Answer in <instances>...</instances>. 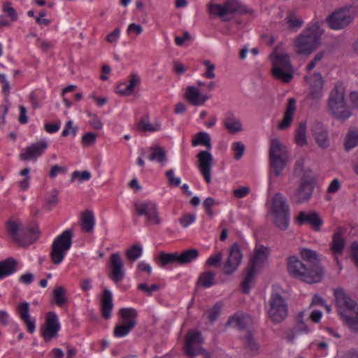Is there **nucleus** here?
<instances>
[{
    "label": "nucleus",
    "instance_id": "69168bd1",
    "mask_svg": "<svg viewBox=\"0 0 358 358\" xmlns=\"http://www.w3.org/2000/svg\"><path fill=\"white\" fill-rule=\"evenodd\" d=\"M195 220V215L192 214H186L180 219V223L183 227H187Z\"/></svg>",
    "mask_w": 358,
    "mask_h": 358
},
{
    "label": "nucleus",
    "instance_id": "473e14b6",
    "mask_svg": "<svg viewBox=\"0 0 358 358\" xmlns=\"http://www.w3.org/2000/svg\"><path fill=\"white\" fill-rule=\"evenodd\" d=\"M149 150L150 155H148V159L150 161H156L162 166L166 164L167 161L166 152L162 147H150Z\"/></svg>",
    "mask_w": 358,
    "mask_h": 358
},
{
    "label": "nucleus",
    "instance_id": "13d9d810",
    "mask_svg": "<svg viewBox=\"0 0 358 358\" xmlns=\"http://www.w3.org/2000/svg\"><path fill=\"white\" fill-rule=\"evenodd\" d=\"M222 259V254L221 252H219L216 255L210 256L206 264L211 266L217 267L220 266Z\"/></svg>",
    "mask_w": 358,
    "mask_h": 358
},
{
    "label": "nucleus",
    "instance_id": "6e6d98bb",
    "mask_svg": "<svg viewBox=\"0 0 358 358\" xmlns=\"http://www.w3.org/2000/svg\"><path fill=\"white\" fill-rule=\"evenodd\" d=\"M231 148L235 152V159L239 160L243 155L245 149L244 144L240 141L234 142L232 144Z\"/></svg>",
    "mask_w": 358,
    "mask_h": 358
},
{
    "label": "nucleus",
    "instance_id": "8fccbe9b",
    "mask_svg": "<svg viewBox=\"0 0 358 358\" xmlns=\"http://www.w3.org/2000/svg\"><path fill=\"white\" fill-rule=\"evenodd\" d=\"M358 144V134L355 131H349L345 141V147L347 150L354 148Z\"/></svg>",
    "mask_w": 358,
    "mask_h": 358
},
{
    "label": "nucleus",
    "instance_id": "a19ab883",
    "mask_svg": "<svg viewBox=\"0 0 358 358\" xmlns=\"http://www.w3.org/2000/svg\"><path fill=\"white\" fill-rule=\"evenodd\" d=\"M257 269L248 265L246 275L245 276L241 284L242 289L244 293H249L250 284L254 281Z\"/></svg>",
    "mask_w": 358,
    "mask_h": 358
},
{
    "label": "nucleus",
    "instance_id": "a18cd8bd",
    "mask_svg": "<svg viewBox=\"0 0 358 358\" xmlns=\"http://www.w3.org/2000/svg\"><path fill=\"white\" fill-rule=\"evenodd\" d=\"M215 275L213 271H205L200 275L198 282L205 288L210 287L215 284Z\"/></svg>",
    "mask_w": 358,
    "mask_h": 358
},
{
    "label": "nucleus",
    "instance_id": "a878e982",
    "mask_svg": "<svg viewBox=\"0 0 358 358\" xmlns=\"http://www.w3.org/2000/svg\"><path fill=\"white\" fill-rule=\"evenodd\" d=\"M322 34L323 29L321 28L319 23L316 22L304 30L301 34L304 36L306 40H308L310 42V41H313V43L317 47Z\"/></svg>",
    "mask_w": 358,
    "mask_h": 358
},
{
    "label": "nucleus",
    "instance_id": "4c0bfd02",
    "mask_svg": "<svg viewBox=\"0 0 358 358\" xmlns=\"http://www.w3.org/2000/svg\"><path fill=\"white\" fill-rule=\"evenodd\" d=\"M199 256V251L196 249H189L181 253L177 252L178 264H186L196 259Z\"/></svg>",
    "mask_w": 358,
    "mask_h": 358
},
{
    "label": "nucleus",
    "instance_id": "20e7f679",
    "mask_svg": "<svg viewBox=\"0 0 358 358\" xmlns=\"http://www.w3.org/2000/svg\"><path fill=\"white\" fill-rule=\"evenodd\" d=\"M268 159L270 178L279 177L289 161V155L287 148L278 138L271 140Z\"/></svg>",
    "mask_w": 358,
    "mask_h": 358
},
{
    "label": "nucleus",
    "instance_id": "3c124183",
    "mask_svg": "<svg viewBox=\"0 0 358 358\" xmlns=\"http://www.w3.org/2000/svg\"><path fill=\"white\" fill-rule=\"evenodd\" d=\"M143 252V248L140 245H134L127 251V257L131 262L138 259Z\"/></svg>",
    "mask_w": 358,
    "mask_h": 358
},
{
    "label": "nucleus",
    "instance_id": "aec40b11",
    "mask_svg": "<svg viewBox=\"0 0 358 358\" xmlns=\"http://www.w3.org/2000/svg\"><path fill=\"white\" fill-rule=\"evenodd\" d=\"M297 221L300 224H309L315 231H320L323 224V220L315 212L301 211L297 217Z\"/></svg>",
    "mask_w": 358,
    "mask_h": 358
},
{
    "label": "nucleus",
    "instance_id": "774afa93",
    "mask_svg": "<svg viewBox=\"0 0 358 358\" xmlns=\"http://www.w3.org/2000/svg\"><path fill=\"white\" fill-rule=\"evenodd\" d=\"M351 257L355 264V265L358 267V243L353 242L351 245Z\"/></svg>",
    "mask_w": 358,
    "mask_h": 358
},
{
    "label": "nucleus",
    "instance_id": "423d86ee",
    "mask_svg": "<svg viewBox=\"0 0 358 358\" xmlns=\"http://www.w3.org/2000/svg\"><path fill=\"white\" fill-rule=\"evenodd\" d=\"M7 230L13 239L20 245L29 244L37 239L38 230L35 224L27 228L20 220H10L7 222Z\"/></svg>",
    "mask_w": 358,
    "mask_h": 358
},
{
    "label": "nucleus",
    "instance_id": "f3484780",
    "mask_svg": "<svg viewBox=\"0 0 358 358\" xmlns=\"http://www.w3.org/2000/svg\"><path fill=\"white\" fill-rule=\"evenodd\" d=\"M199 169L207 183L211 182V168L213 157L209 150H202L197 155Z\"/></svg>",
    "mask_w": 358,
    "mask_h": 358
},
{
    "label": "nucleus",
    "instance_id": "e2e57ef3",
    "mask_svg": "<svg viewBox=\"0 0 358 358\" xmlns=\"http://www.w3.org/2000/svg\"><path fill=\"white\" fill-rule=\"evenodd\" d=\"M0 83L2 85V92L5 95H8L10 92V86L7 77L4 73H0Z\"/></svg>",
    "mask_w": 358,
    "mask_h": 358
},
{
    "label": "nucleus",
    "instance_id": "49530a36",
    "mask_svg": "<svg viewBox=\"0 0 358 358\" xmlns=\"http://www.w3.org/2000/svg\"><path fill=\"white\" fill-rule=\"evenodd\" d=\"M344 246L345 239L342 236V233L341 231L334 233L331 247L334 253H342Z\"/></svg>",
    "mask_w": 358,
    "mask_h": 358
},
{
    "label": "nucleus",
    "instance_id": "1a4fd4ad",
    "mask_svg": "<svg viewBox=\"0 0 358 358\" xmlns=\"http://www.w3.org/2000/svg\"><path fill=\"white\" fill-rule=\"evenodd\" d=\"M117 315L118 324L113 331V335L117 338H122L128 335L137 324L138 313L134 308H123L118 311Z\"/></svg>",
    "mask_w": 358,
    "mask_h": 358
},
{
    "label": "nucleus",
    "instance_id": "f03ea898",
    "mask_svg": "<svg viewBox=\"0 0 358 358\" xmlns=\"http://www.w3.org/2000/svg\"><path fill=\"white\" fill-rule=\"evenodd\" d=\"M345 86L343 83L335 84L328 99V110L333 116L341 121L348 120L352 114L351 108L347 104Z\"/></svg>",
    "mask_w": 358,
    "mask_h": 358
},
{
    "label": "nucleus",
    "instance_id": "6ab92c4d",
    "mask_svg": "<svg viewBox=\"0 0 358 358\" xmlns=\"http://www.w3.org/2000/svg\"><path fill=\"white\" fill-rule=\"evenodd\" d=\"M16 310L20 319L26 324L27 331L30 334L34 333L36 329V320L29 314V304L26 301L21 302L17 305Z\"/></svg>",
    "mask_w": 358,
    "mask_h": 358
},
{
    "label": "nucleus",
    "instance_id": "f704fd0d",
    "mask_svg": "<svg viewBox=\"0 0 358 358\" xmlns=\"http://www.w3.org/2000/svg\"><path fill=\"white\" fill-rule=\"evenodd\" d=\"M136 128L138 131L143 132H154L160 130L161 126L159 124L155 125L151 124L148 114H145L136 123Z\"/></svg>",
    "mask_w": 358,
    "mask_h": 358
},
{
    "label": "nucleus",
    "instance_id": "f8f14e48",
    "mask_svg": "<svg viewBox=\"0 0 358 358\" xmlns=\"http://www.w3.org/2000/svg\"><path fill=\"white\" fill-rule=\"evenodd\" d=\"M314 182L311 172L303 174L300 185L290 195L291 200L298 204L308 201L311 199L314 190Z\"/></svg>",
    "mask_w": 358,
    "mask_h": 358
},
{
    "label": "nucleus",
    "instance_id": "e433bc0d",
    "mask_svg": "<svg viewBox=\"0 0 358 358\" xmlns=\"http://www.w3.org/2000/svg\"><path fill=\"white\" fill-rule=\"evenodd\" d=\"M192 145L193 146L203 145L206 146L209 150L212 148L210 136L206 132H198L194 135V138H192Z\"/></svg>",
    "mask_w": 358,
    "mask_h": 358
},
{
    "label": "nucleus",
    "instance_id": "9b49d317",
    "mask_svg": "<svg viewBox=\"0 0 358 358\" xmlns=\"http://www.w3.org/2000/svg\"><path fill=\"white\" fill-rule=\"evenodd\" d=\"M71 245L72 232L71 230H65L55 238L50 254L54 264H59L63 261Z\"/></svg>",
    "mask_w": 358,
    "mask_h": 358
},
{
    "label": "nucleus",
    "instance_id": "680f3d73",
    "mask_svg": "<svg viewBox=\"0 0 358 358\" xmlns=\"http://www.w3.org/2000/svg\"><path fill=\"white\" fill-rule=\"evenodd\" d=\"M166 176L168 179L169 185L178 186L181 182L180 178L174 176V171L173 169H169L166 172Z\"/></svg>",
    "mask_w": 358,
    "mask_h": 358
},
{
    "label": "nucleus",
    "instance_id": "4be33fe9",
    "mask_svg": "<svg viewBox=\"0 0 358 358\" xmlns=\"http://www.w3.org/2000/svg\"><path fill=\"white\" fill-rule=\"evenodd\" d=\"M313 135L318 144L322 148H327L330 142L328 138L327 130L320 124H315L312 128Z\"/></svg>",
    "mask_w": 358,
    "mask_h": 358
},
{
    "label": "nucleus",
    "instance_id": "bf43d9fd",
    "mask_svg": "<svg viewBox=\"0 0 358 358\" xmlns=\"http://www.w3.org/2000/svg\"><path fill=\"white\" fill-rule=\"evenodd\" d=\"M76 131H77V128L74 127L73 126V121L69 120L66 123V125H65L64 129L62 130V135L63 136H67L70 134H72L73 136L75 137L76 135Z\"/></svg>",
    "mask_w": 358,
    "mask_h": 358
},
{
    "label": "nucleus",
    "instance_id": "0e129e2a",
    "mask_svg": "<svg viewBox=\"0 0 358 358\" xmlns=\"http://www.w3.org/2000/svg\"><path fill=\"white\" fill-rule=\"evenodd\" d=\"M313 80L310 83L313 88L322 90L323 80L322 76L320 73H315L313 76Z\"/></svg>",
    "mask_w": 358,
    "mask_h": 358
},
{
    "label": "nucleus",
    "instance_id": "603ef678",
    "mask_svg": "<svg viewBox=\"0 0 358 358\" xmlns=\"http://www.w3.org/2000/svg\"><path fill=\"white\" fill-rule=\"evenodd\" d=\"M220 306L215 304L213 308L205 313V315L211 322H214L220 316Z\"/></svg>",
    "mask_w": 358,
    "mask_h": 358
},
{
    "label": "nucleus",
    "instance_id": "052dcab7",
    "mask_svg": "<svg viewBox=\"0 0 358 358\" xmlns=\"http://www.w3.org/2000/svg\"><path fill=\"white\" fill-rule=\"evenodd\" d=\"M96 140V136L93 133H87L82 138V144L85 147H89L94 144Z\"/></svg>",
    "mask_w": 358,
    "mask_h": 358
},
{
    "label": "nucleus",
    "instance_id": "ddd939ff",
    "mask_svg": "<svg viewBox=\"0 0 358 358\" xmlns=\"http://www.w3.org/2000/svg\"><path fill=\"white\" fill-rule=\"evenodd\" d=\"M135 210L138 216L144 215L148 224H159V217L157 204L150 201H143L134 203Z\"/></svg>",
    "mask_w": 358,
    "mask_h": 358
},
{
    "label": "nucleus",
    "instance_id": "58836bf2",
    "mask_svg": "<svg viewBox=\"0 0 358 358\" xmlns=\"http://www.w3.org/2000/svg\"><path fill=\"white\" fill-rule=\"evenodd\" d=\"M16 264L13 259H7L0 262V280L3 279L15 271Z\"/></svg>",
    "mask_w": 358,
    "mask_h": 358
},
{
    "label": "nucleus",
    "instance_id": "dca6fc26",
    "mask_svg": "<svg viewBox=\"0 0 358 358\" xmlns=\"http://www.w3.org/2000/svg\"><path fill=\"white\" fill-rule=\"evenodd\" d=\"M60 329V324L58 317L53 312H50L46 315L44 325L41 328L42 336L48 342L54 338Z\"/></svg>",
    "mask_w": 358,
    "mask_h": 358
},
{
    "label": "nucleus",
    "instance_id": "c85d7f7f",
    "mask_svg": "<svg viewBox=\"0 0 358 358\" xmlns=\"http://www.w3.org/2000/svg\"><path fill=\"white\" fill-rule=\"evenodd\" d=\"M177 258V252L169 253L161 251L156 256L155 262L159 266L166 268L169 264H178Z\"/></svg>",
    "mask_w": 358,
    "mask_h": 358
},
{
    "label": "nucleus",
    "instance_id": "c756f323",
    "mask_svg": "<svg viewBox=\"0 0 358 358\" xmlns=\"http://www.w3.org/2000/svg\"><path fill=\"white\" fill-rule=\"evenodd\" d=\"M313 41L306 40L304 36L301 34L296 41V52L299 54L308 55L317 48Z\"/></svg>",
    "mask_w": 358,
    "mask_h": 358
},
{
    "label": "nucleus",
    "instance_id": "412c9836",
    "mask_svg": "<svg viewBox=\"0 0 358 358\" xmlns=\"http://www.w3.org/2000/svg\"><path fill=\"white\" fill-rule=\"evenodd\" d=\"M186 99L193 106H202L209 99L206 94H202L194 86H188L185 92Z\"/></svg>",
    "mask_w": 358,
    "mask_h": 358
},
{
    "label": "nucleus",
    "instance_id": "2eb2a0df",
    "mask_svg": "<svg viewBox=\"0 0 358 358\" xmlns=\"http://www.w3.org/2000/svg\"><path fill=\"white\" fill-rule=\"evenodd\" d=\"M243 255L238 244H234L228 250V257L224 262L222 271L226 275L234 273L241 263Z\"/></svg>",
    "mask_w": 358,
    "mask_h": 358
},
{
    "label": "nucleus",
    "instance_id": "7ed1b4c3",
    "mask_svg": "<svg viewBox=\"0 0 358 358\" xmlns=\"http://www.w3.org/2000/svg\"><path fill=\"white\" fill-rule=\"evenodd\" d=\"M287 271L292 277L307 283L319 282L323 276V271L321 267L311 269L308 264L294 256L287 259Z\"/></svg>",
    "mask_w": 358,
    "mask_h": 358
},
{
    "label": "nucleus",
    "instance_id": "bb28decb",
    "mask_svg": "<svg viewBox=\"0 0 358 358\" xmlns=\"http://www.w3.org/2000/svg\"><path fill=\"white\" fill-rule=\"evenodd\" d=\"M272 214L289 213V206L287 199L280 193H276L272 199Z\"/></svg>",
    "mask_w": 358,
    "mask_h": 358
},
{
    "label": "nucleus",
    "instance_id": "f257e3e1",
    "mask_svg": "<svg viewBox=\"0 0 358 358\" xmlns=\"http://www.w3.org/2000/svg\"><path fill=\"white\" fill-rule=\"evenodd\" d=\"M334 296L339 315L351 331L358 334V304L341 288L334 290Z\"/></svg>",
    "mask_w": 358,
    "mask_h": 358
},
{
    "label": "nucleus",
    "instance_id": "6e6552de",
    "mask_svg": "<svg viewBox=\"0 0 358 358\" xmlns=\"http://www.w3.org/2000/svg\"><path fill=\"white\" fill-rule=\"evenodd\" d=\"M272 57V74L276 79L289 83L293 78L292 66L289 56L284 52H273Z\"/></svg>",
    "mask_w": 358,
    "mask_h": 358
},
{
    "label": "nucleus",
    "instance_id": "4468645a",
    "mask_svg": "<svg viewBox=\"0 0 358 358\" xmlns=\"http://www.w3.org/2000/svg\"><path fill=\"white\" fill-rule=\"evenodd\" d=\"M203 341L201 334L196 330L189 331L185 345V350L187 355L193 358L196 355L201 354L205 358H210L209 353L200 346Z\"/></svg>",
    "mask_w": 358,
    "mask_h": 358
},
{
    "label": "nucleus",
    "instance_id": "7c9ffc66",
    "mask_svg": "<svg viewBox=\"0 0 358 358\" xmlns=\"http://www.w3.org/2000/svg\"><path fill=\"white\" fill-rule=\"evenodd\" d=\"M300 254L303 261L306 262L305 264H308V266L311 269L320 267L318 265V255L315 251L308 248H303L301 250Z\"/></svg>",
    "mask_w": 358,
    "mask_h": 358
},
{
    "label": "nucleus",
    "instance_id": "c9c22d12",
    "mask_svg": "<svg viewBox=\"0 0 358 358\" xmlns=\"http://www.w3.org/2000/svg\"><path fill=\"white\" fill-rule=\"evenodd\" d=\"M112 310V296L110 291L108 289H105L101 296V310L103 316L106 319L110 317V312Z\"/></svg>",
    "mask_w": 358,
    "mask_h": 358
},
{
    "label": "nucleus",
    "instance_id": "b1692460",
    "mask_svg": "<svg viewBox=\"0 0 358 358\" xmlns=\"http://www.w3.org/2000/svg\"><path fill=\"white\" fill-rule=\"evenodd\" d=\"M124 263L119 253H113V282L117 284L125 277Z\"/></svg>",
    "mask_w": 358,
    "mask_h": 358
},
{
    "label": "nucleus",
    "instance_id": "338daca9",
    "mask_svg": "<svg viewBox=\"0 0 358 358\" xmlns=\"http://www.w3.org/2000/svg\"><path fill=\"white\" fill-rule=\"evenodd\" d=\"M203 64L206 67V71L205 73V76L207 78H214L215 76V74L214 73L213 71L215 69L214 64H211L209 60H206L203 62Z\"/></svg>",
    "mask_w": 358,
    "mask_h": 358
},
{
    "label": "nucleus",
    "instance_id": "a211bd4d",
    "mask_svg": "<svg viewBox=\"0 0 358 358\" xmlns=\"http://www.w3.org/2000/svg\"><path fill=\"white\" fill-rule=\"evenodd\" d=\"M48 148V142L43 139L25 148L20 155L22 160H36Z\"/></svg>",
    "mask_w": 358,
    "mask_h": 358
},
{
    "label": "nucleus",
    "instance_id": "72a5a7b5",
    "mask_svg": "<svg viewBox=\"0 0 358 358\" xmlns=\"http://www.w3.org/2000/svg\"><path fill=\"white\" fill-rule=\"evenodd\" d=\"M250 322L251 318L248 315L237 313L229 317L227 324L240 329H244Z\"/></svg>",
    "mask_w": 358,
    "mask_h": 358
},
{
    "label": "nucleus",
    "instance_id": "39448f33",
    "mask_svg": "<svg viewBox=\"0 0 358 358\" xmlns=\"http://www.w3.org/2000/svg\"><path fill=\"white\" fill-rule=\"evenodd\" d=\"M208 12L210 15L217 17L223 22H229L234 19L235 15L247 13L248 10L238 0H227L222 4L209 3Z\"/></svg>",
    "mask_w": 358,
    "mask_h": 358
},
{
    "label": "nucleus",
    "instance_id": "2f4dec72",
    "mask_svg": "<svg viewBox=\"0 0 358 358\" xmlns=\"http://www.w3.org/2000/svg\"><path fill=\"white\" fill-rule=\"evenodd\" d=\"M140 83L138 76L133 75L128 83L119 85L116 88V92L122 95H129L133 93L134 87Z\"/></svg>",
    "mask_w": 358,
    "mask_h": 358
},
{
    "label": "nucleus",
    "instance_id": "de8ad7c7",
    "mask_svg": "<svg viewBox=\"0 0 358 358\" xmlns=\"http://www.w3.org/2000/svg\"><path fill=\"white\" fill-rule=\"evenodd\" d=\"M245 339V346L247 351L251 355H256L259 350V345L250 332H246Z\"/></svg>",
    "mask_w": 358,
    "mask_h": 358
},
{
    "label": "nucleus",
    "instance_id": "c03bdc74",
    "mask_svg": "<svg viewBox=\"0 0 358 358\" xmlns=\"http://www.w3.org/2000/svg\"><path fill=\"white\" fill-rule=\"evenodd\" d=\"M286 20L289 27L295 31L299 29L303 24V19L295 11H289Z\"/></svg>",
    "mask_w": 358,
    "mask_h": 358
},
{
    "label": "nucleus",
    "instance_id": "37998d69",
    "mask_svg": "<svg viewBox=\"0 0 358 358\" xmlns=\"http://www.w3.org/2000/svg\"><path fill=\"white\" fill-rule=\"evenodd\" d=\"M95 224L94 215L92 213L86 211L83 213L81 218V228L85 232H89L92 230Z\"/></svg>",
    "mask_w": 358,
    "mask_h": 358
},
{
    "label": "nucleus",
    "instance_id": "5701e85b",
    "mask_svg": "<svg viewBox=\"0 0 358 358\" xmlns=\"http://www.w3.org/2000/svg\"><path fill=\"white\" fill-rule=\"evenodd\" d=\"M223 124L230 134H234L243 130L241 120L231 111H228L224 115Z\"/></svg>",
    "mask_w": 358,
    "mask_h": 358
},
{
    "label": "nucleus",
    "instance_id": "ea45409f",
    "mask_svg": "<svg viewBox=\"0 0 358 358\" xmlns=\"http://www.w3.org/2000/svg\"><path fill=\"white\" fill-rule=\"evenodd\" d=\"M53 301L58 306L62 307L67 302L66 289L63 286L56 287L52 292Z\"/></svg>",
    "mask_w": 358,
    "mask_h": 358
},
{
    "label": "nucleus",
    "instance_id": "9d476101",
    "mask_svg": "<svg viewBox=\"0 0 358 358\" xmlns=\"http://www.w3.org/2000/svg\"><path fill=\"white\" fill-rule=\"evenodd\" d=\"M355 10L350 6H343L335 10L326 18L328 26L334 30L346 28L353 21Z\"/></svg>",
    "mask_w": 358,
    "mask_h": 358
},
{
    "label": "nucleus",
    "instance_id": "4d7b16f0",
    "mask_svg": "<svg viewBox=\"0 0 358 358\" xmlns=\"http://www.w3.org/2000/svg\"><path fill=\"white\" fill-rule=\"evenodd\" d=\"M91 178V173L87 171H84L80 172L78 171H76L72 173L71 180L77 179L80 183L89 180Z\"/></svg>",
    "mask_w": 358,
    "mask_h": 358
},
{
    "label": "nucleus",
    "instance_id": "0eeeda50",
    "mask_svg": "<svg viewBox=\"0 0 358 358\" xmlns=\"http://www.w3.org/2000/svg\"><path fill=\"white\" fill-rule=\"evenodd\" d=\"M288 315L287 303L280 292L274 290L271 294L267 308V315L275 324H280Z\"/></svg>",
    "mask_w": 358,
    "mask_h": 358
},
{
    "label": "nucleus",
    "instance_id": "cd10ccee",
    "mask_svg": "<svg viewBox=\"0 0 358 358\" xmlns=\"http://www.w3.org/2000/svg\"><path fill=\"white\" fill-rule=\"evenodd\" d=\"M268 248L265 246H260L255 249L253 257L250 259L249 266L257 269L267 259Z\"/></svg>",
    "mask_w": 358,
    "mask_h": 358
},
{
    "label": "nucleus",
    "instance_id": "5fc2aeb1",
    "mask_svg": "<svg viewBox=\"0 0 358 358\" xmlns=\"http://www.w3.org/2000/svg\"><path fill=\"white\" fill-rule=\"evenodd\" d=\"M138 289L144 292L148 296H151L154 292L159 290V286L157 284L148 285L146 283H141L138 285Z\"/></svg>",
    "mask_w": 358,
    "mask_h": 358
},
{
    "label": "nucleus",
    "instance_id": "864d4df0",
    "mask_svg": "<svg viewBox=\"0 0 358 358\" xmlns=\"http://www.w3.org/2000/svg\"><path fill=\"white\" fill-rule=\"evenodd\" d=\"M2 10L10 17L11 21H16L18 15L15 10L12 7L11 3L6 1L3 4Z\"/></svg>",
    "mask_w": 358,
    "mask_h": 358
},
{
    "label": "nucleus",
    "instance_id": "09e8293b",
    "mask_svg": "<svg viewBox=\"0 0 358 358\" xmlns=\"http://www.w3.org/2000/svg\"><path fill=\"white\" fill-rule=\"evenodd\" d=\"M306 123L305 122H300L295 136V141L299 145L302 146L306 144Z\"/></svg>",
    "mask_w": 358,
    "mask_h": 358
},
{
    "label": "nucleus",
    "instance_id": "393cba45",
    "mask_svg": "<svg viewBox=\"0 0 358 358\" xmlns=\"http://www.w3.org/2000/svg\"><path fill=\"white\" fill-rule=\"evenodd\" d=\"M296 110V100L291 98L288 100L286 110L284 113L282 121L278 124V128L280 130H285L292 124L294 114Z\"/></svg>",
    "mask_w": 358,
    "mask_h": 358
},
{
    "label": "nucleus",
    "instance_id": "79ce46f5",
    "mask_svg": "<svg viewBox=\"0 0 358 358\" xmlns=\"http://www.w3.org/2000/svg\"><path fill=\"white\" fill-rule=\"evenodd\" d=\"M275 224L281 230H286L289 223V213L272 214Z\"/></svg>",
    "mask_w": 358,
    "mask_h": 358
}]
</instances>
